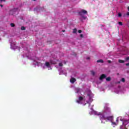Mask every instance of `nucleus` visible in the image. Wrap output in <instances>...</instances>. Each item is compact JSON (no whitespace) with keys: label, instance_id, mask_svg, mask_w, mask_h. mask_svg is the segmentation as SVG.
<instances>
[{"label":"nucleus","instance_id":"obj_38","mask_svg":"<svg viewBox=\"0 0 129 129\" xmlns=\"http://www.w3.org/2000/svg\"><path fill=\"white\" fill-rule=\"evenodd\" d=\"M84 105H86V103H85V104H84Z\"/></svg>","mask_w":129,"mask_h":129},{"label":"nucleus","instance_id":"obj_27","mask_svg":"<svg viewBox=\"0 0 129 129\" xmlns=\"http://www.w3.org/2000/svg\"><path fill=\"white\" fill-rule=\"evenodd\" d=\"M108 63H111V61H110V60H108Z\"/></svg>","mask_w":129,"mask_h":129},{"label":"nucleus","instance_id":"obj_14","mask_svg":"<svg viewBox=\"0 0 129 129\" xmlns=\"http://www.w3.org/2000/svg\"><path fill=\"white\" fill-rule=\"evenodd\" d=\"M128 122V121H127V120H123L122 123H123V124H124V123H127Z\"/></svg>","mask_w":129,"mask_h":129},{"label":"nucleus","instance_id":"obj_5","mask_svg":"<svg viewBox=\"0 0 129 129\" xmlns=\"http://www.w3.org/2000/svg\"><path fill=\"white\" fill-rule=\"evenodd\" d=\"M105 112H110V108L107 106L105 107Z\"/></svg>","mask_w":129,"mask_h":129},{"label":"nucleus","instance_id":"obj_13","mask_svg":"<svg viewBox=\"0 0 129 129\" xmlns=\"http://www.w3.org/2000/svg\"><path fill=\"white\" fill-rule=\"evenodd\" d=\"M76 102L77 103H79V104H82V102H81V101H80V100H78L76 101Z\"/></svg>","mask_w":129,"mask_h":129},{"label":"nucleus","instance_id":"obj_4","mask_svg":"<svg viewBox=\"0 0 129 129\" xmlns=\"http://www.w3.org/2000/svg\"><path fill=\"white\" fill-rule=\"evenodd\" d=\"M104 78H106V75H105L104 74H102L100 76L99 79H100V80H102Z\"/></svg>","mask_w":129,"mask_h":129},{"label":"nucleus","instance_id":"obj_21","mask_svg":"<svg viewBox=\"0 0 129 129\" xmlns=\"http://www.w3.org/2000/svg\"><path fill=\"white\" fill-rule=\"evenodd\" d=\"M118 17L119 18H120V17H121V13H118Z\"/></svg>","mask_w":129,"mask_h":129},{"label":"nucleus","instance_id":"obj_15","mask_svg":"<svg viewBox=\"0 0 129 129\" xmlns=\"http://www.w3.org/2000/svg\"><path fill=\"white\" fill-rule=\"evenodd\" d=\"M118 62H119V63H124V60H123L122 59H119Z\"/></svg>","mask_w":129,"mask_h":129},{"label":"nucleus","instance_id":"obj_36","mask_svg":"<svg viewBox=\"0 0 129 129\" xmlns=\"http://www.w3.org/2000/svg\"><path fill=\"white\" fill-rule=\"evenodd\" d=\"M120 120H121V121H122V119H120Z\"/></svg>","mask_w":129,"mask_h":129},{"label":"nucleus","instance_id":"obj_17","mask_svg":"<svg viewBox=\"0 0 129 129\" xmlns=\"http://www.w3.org/2000/svg\"><path fill=\"white\" fill-rule=\"evenodd\" d=\"M77 29H76V28H75V29H74V30H73V33H74V34H75V33H77Z\"/></svg>","mask_w":129,"mask_h":129},{"label":"nucleus","instance_id":"obj_32","mask_svg":"<svg viewBox=\"0 0 129 129\" xmlns=\"http://www.w3.org/2000/svg\"><path fill=\"white\" fill-rule=\"evenodd\" d=\"M0 6H1V8H3V5H0Z\"/></svg>","mask_w":129,"mask_h":129},{"label":"nucleus","instance_id":"obj_11","mask_svg":"<svg viewBox=\"0 0 129 129\" xmlns=\"http://www.w3.org/2000/svg\"><path fill=\"white\" fill-rule=\"evenodd\" d=\"M95 114L96 115H101V112H95Z\"/></svg>","mask_w":129,"mask_h":129},{"label":"nucleus","instance_id":"obj_29","mask_svg":"<svg viewBox=\"0 0 129 129\" xmlns=\"http://www.w3.org/2000/svg\"><path fill=\"white\" fill-rule=\"evenodd\" d=\"M126 15V16H129V12H127Z\"/></svg>","mask_w":129,"mask_h":129},{"label":"nucleus","instance_id":"obj_2","mask_svg":"<svg viewBox=\"0 0 129 129\" xmlns=\"http://www.w3.org/2000/svg\"><path fill=\"white\" fill-rule=\"evenodd\" d=\"M78 14L84 20H86L87 17L84 16V15H87V11L86 10L83 9Z\"/></svg>","mask_w":129,"mask_h":129},{"label":"nucleus","instance_id":"obj_20","mask_svg":"<svg viewBox=\"0 0 129 129\" xmlns=\"http://www.w3.org/2000/svg\"><path fill=\"white\" fill-rule=\"evenodd\" d=\"M11 26L12 27V28H14V27H15V24L14 23H11Z\"/></svg>","mask_w":129,"mask_h":129},{"label":"nucleus","instance_id":"obj_10","mask_svg":"<svg viewBox=\"0 0 129 129\" xmlns=\"http://www.w3.org/2000/svg\"><path fill=\"white\" fill-rule=\"evenodd\" d=\"M97 63H103V60L102 59H99L97 60Z\"/></svg>","mask_w":129,"mask_h":129},{"label":"nucleus","instance_id":"obj_6","mask_svg":"<svg viewBox=\"0 0 129 129\" xmlns=\"http://www.w3.org/2000/svg\"><path fill=\"white\" fill-rule=\"evenodd\" d=\"M71 83H74V82H76V80L74 78H72L70 80Z\"/></svg>","mask_w":129,"mask_h":129},{"label":"nucleus","instance_id":"obj_30","mask_svg":"<svg viewBox=\"0 0 129 129\" xmlns=\"http://www.w3.org/2000/svg\"><path fill=\"white\" fill-rule=\"evenodd\" d=\"M89 59H90V57H87V60H89Z\"/></svg>","mask_w":129,"mask_h":129},{"label":"nucleus","instance_id":"obj_39","mask_svg":"<svg viewBox=\"0 0 129 129\" xmlns=\"http://www.w3.org/2000/svg\"><path fill=\"white\" fill-rule=\"evenodd\" d=\"M34 2H36V0H33Z\"/></svg>","mask_w":129,"mask_h":129},{"label":"nucleus","instance_id":"obj_41","mask_svg":"<svg viewBox=\"0 0 129 129\" xmlns=\"http://www.w3.org/2000/svg\"><path fill=\"white\" fill-rule=\"evenodd\" d=\"M120 82H118V83H120Z\"/></svg>","mask_w":129,"mask_h":129},{"label":"nucleus","instance_id":"obj_22","mask_svg":"<svg viewBox=\"0 0 129 129\" xmlns=\"http://www.w3.org/2000/svg\"><path fill=\"white\" fill-rule=\"evenodd\" d=\"M121 81L122 82H125V80L124 79V78H122Z\"/></svg>","mask_w":129,"mask_h":129},{"label":"nucleus","instance_id":"obj_25","mask_svg":"<svg viewBox=\"0 0 129 129\" xmlns=\"http://www.w3.org/2000/svg\"><path fill=\"white\" fill-rule=\"evenodd\" d=\"M78 33H79V34H81V33H82V31L81 30H79L78 31Z\"/></svg>","mask_w":129,"mask_h":129},{"label":"nucleus","instance_id":"obj_37","mask_svg":"<svg viewBox=\"0 0 129 129\" xmlns=\"http://www.w3.org/2000/svg\"><path fill=\"white\" fill-rule=\"evenodd\" d=\"M64 64H66V61H64Z\"/></svg>","mask_w":129,"mask_h":129},{"label":"nucleus","instance_id":"obj_40","mask_svg":"<svg viewBox=\"0 0 129 129\" xmlns=\"http://www.w3.org/2000/svg\"><path fill=\"white\" fill-rule=\"evenodd\" d=\"M89 106H90V103H89Z\"/></svg>","mask_w":129,"mask_h":129},{"label":"nucleus","instance_id":"obj_12","mask_svg":"<svg viewBox=\"0 0 129 129\" xmlns=\"http://www.w3.org/2000/svg\"><path fill=\"white\" fill-rule=\"evenodd\" d=\"M79 100H80L81 101H82V100H83V97L80 96L79 97Z\"/></svg>","mask_w":129,"mask_h":129},{"label":"nucleus","instance_id":"obj_16","mask_svg":"<svg viewBox=\"0 0 129 129\" xmlns=\"http://www.w3.org/2000/svg\"><path fill=\"white\" fill-rule=\"evenodd\" d=\"M125 60L126 62H128V61H129V57L127 56V57H126L125 58Z\"/></svg>","mask_w":129,"mask_h":129},{"label":"nucleus","instance_id":"obj_28","mask_svg":"<svg viewBox=\"0 0 129 129\" xmlns=\"http://www.w3.org/2000/svg\"><path fill=\"white\" fill-rule=\"evenodd\" d=\"M126 66H129V62L126 63Z\"/></svg>","mask_w":129,"mask_h":129},{"label":"nucleus","instance_id":"obj_31","mask_svg":"<svg viewBox=\"0 0 129 129\" xmlns=\"http://www.w3.org/2000/svg\"><path fill=\"white\" fill-rule=\"evenodd\" d=\"M1 2H6V0H1Z\"/></svg>","mask_w":129,"mask_h":129},{"label":"nucleus","instance_id":"obj_9","mask_svg":"<svg viewBox=\"0 0 129 129\" xmlns=\"http://www.w3.org/2000/svg\"><path fill=\"white\" fill-rule=\"evenodd\" d=\"M90 73L92 76H94L95 75V72H94L93 71H91Z\"/></svg>","mask_w":129,"mask_h":129},{"label":"nucleus","instance_id":"obj_3","mask_svg":"<svg viewBox=\"0 0 129 129\" xmlns=\"http://www.w3.org/2000/svg\"><path fill=\"white\" fill-rule=\"evenodd\" d=\"M87 96H89V101H87V103H89V102H92L93 100L92 99V97H91V95H90V94H88Z\"/></svg>","mask_w":129,"mask_h":129},{"label":"nucleus","instance_id":"obj_34","mask_svg":"<svg viewBox=\"0 0 129 129\" xmlns=\"http://www.w3.org/2000/svg\"><path fill=\"white\" fill-rule=\"evenodd\" d=\"M127 9H128V11H129V7H128Z\"/></svg>","mask_w":129,"mask_h":129},{"label":"nucleus","instance_id":"obj_24","mask_svg":"<svg viewBox=\"0 0 129 129\" xmlns=\"http://www.w3.org/2000/svg\"><path fill=\"white\" fill-rule=\"evenodd\" d=\"M118 24H119L120 26H122V22H118Z\"/></svg>","mask_w":129,"mask_h":129},{"label":"nucleus","instance_id":"obj_23","mask_svg":"<svg viewBox=\"0 0 129 129\" xmlns=\"http://www.w3.org/2000/svg\"><path fill=\"white\" fill-rule=\"evenodd\" d=\"M58 65H59V66L60 67H62V66H63V63H59L58 64Z\"/></svg>","mask_w":129,"mask_h":129},{"label":"nucleus","instance_id":"obj_18","mask_svg":"<svg viewBox=\"0 0 129 129\" xmlns=\"http://www.w3.org/2000/svg\"><path fill=\"white\" fill-rule=\"evenodd\" d=\"M18 8H14L13 10L10 11V14L11 12H13V11H17Z\"/></svg>","mask_w":129,"mask_h":129},{"label":"nucleus","instance_id":"obj_19","mask_svg":"<svg viewBox=\"0 0 129 129\" xmlns=\"http://www.w3.org/2000/svg\"><path fill=\"white\" fill-rule=\"evenodd\" d=\"M21 30H22V31H24V30H26V27H24V26H22V27H21Z\"/></svg>","mask_w":129,"mask_h":129},{"label":"nucleus","instance_id":"obj_26","mask_svg":"<svg viewBox=\"0 0 129 129\" xmlns=\"http://www.w3.org/2000/svg\"><path fill=\"white\" fill-rule=\"evenodd\" d=\"M80 37L83 38V34H80Z\"/></svg>","mask_w":129,"mask_h":129},{"label":"nucleus","instance_id":"obj_1","mask_svg":"<svg viewBox=\"0 0 129 129\" xmlns=\"http://www.w3.org/2000/svg\"><path fill=\"white\" fill-rule=\"evenodd\" d=\"M100 118L101 120H105L106 121H108V120H112V118H113V116H105V115L104 114H101Z\"/></svg>","mask_w":129,"mask_h":129},{"label":"nucleus","instance_id":"obj_35","mask_svg":"<svg viewBox=\"0 0 129 129\" xmlns=\"http://www.w3.org/2000/svg\"><path fill=\"white\" fill-rule=\"evenodd\" d=\"M62 32H65V30H62Z\"/></svg>","mask_w":129,"mask_h":129},{"label":"nucleus","instance_id":"obj_8","mask_svg":"<svg viewBox=\"0 0 129 129\" xmlns=\"http://www.w3.org/2000/svg\"><path fill=\"white\" fill-rule=\"evenodd\" d=\"M110 80H111V78L109 77H108L107 78H106V81H107L108 82L110 81Z\"/></svg>","mask_w":129,"mask_h":129},{"label":"nucleus","instance_id":"obj_33","mask_svg":"<svg viewBox=\"0 0 129 129\" xmlns=\"http://www.w3.org/2000/svg\"><path fill=\"white\" fill-rule=\"evenodd\" d=\"M101 123H104V122H103V121H101Z\"/></svg>","mask_w":129,"mask_h":129},{"label":"nucleus","instance_id":"obj_7","mask_svg":"<svg viewBox=\"0 0 129 129\" xmlns=\"http://www.w3.org/2000/svg\"><path fill=\"white\" fill-rule=\"evenodd\" d=\"M45 66H46V67H48V68H50V62H45Z\"/></svg>","mask_w":129,"mask_h":129}]
</instances>
